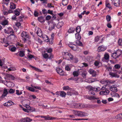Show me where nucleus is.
<instances>
[{
  "mask_svg": "<svg viewBox=\"0 0 122 122\" xmlns=\"http://www.w3.org/2000/svg\"><path fill=\"white\" fill-rule=\"evenodd\" d=\"M62 54L64 59L67 60H70L71 61L73 60V56L70 53L67 52H62Z\"/></svg>",
  "mask_w": 122,
  "mask_h": 122,
  "instance_id": "obj_1",
  "label": "nucleus"
},
{
  "mask_svg": "<svg viewBox=\"0 0 122 122\" xmlns=\"http://www.w3.org/2000/svg\"><path fill=\"white\" fill-rule=\"evenodd\" d=\"M73 113L75 115L81 117L84 116H87L88 115V114L86 113L76 110L74 111Z\"/></svg>",
  "mask_w": 122,
  "mask_h": 122,
  "instance_id": "obj_2",
  "label": "nucleus"
},
{
  "mask_svg": "<svg viewBox=\"0 0 122 122\" xmlns=\"http://www.w3.org/2000/svg\"><path fill=\"white\" fill-rule=\"evenodd\" d=\"M22 39L24 42H25L27 40L29 39V36L27 34V33L25 31H23L21 34Z\"/></svg>",
  "mask_w": 122,
  "mask_h": 122,
  "instance_id": "obj_3",
  "label": "nucleus"
},
{
  "mask_svg": "<svg viewBox=\"0 0 122 122\" xmlns=\"http://www.w3.org/2000/svg\"><path fill=\"white\" fill-rule=\"evenodd\" d=\"M4 32L5 33L10 34L13 33L15 32L11 27H9L4 29Z\"/></svg>",
  "mask_w": 122,
  "mask_h": 122,
  "instance_id": "obj_4",
  "label": "nucleus"
},
{
  "mask_svg": "<svg viewBox=\"0 0 122 122\" xmlns=\"http://www.w3.org/2000/svg\"><path fill=\"white\" fill-rule=\"evenodd\" d=\"M32 120V119L29 117H26L21 118L20 121L21 122H30Z\"/></svg>",
  "mask_w": 122,
  "mask_h": 122,
  "instance_id": "obj_5",
  "label": "nucleus"
},
{
  "mask_svg": "<svg viewBox=\"0 0 122 122\" xmlns=\"http://www.w3.org/2000/svg\"><path fill=\"white\" fill-rule=\"evenodd\" d=\"M56 95H59L62 97H65L66 95V93L64 91H60V92H57L56 93Z\"/></svg>",
  "mask_w": 122,
  "mask_h": 122,
  "instance_id": "obj_6",
  "label": "nucleus"
},
{
  "mask_svg": "<svg viewBox=\"0 0 122 122\" xmlns=\"http://www.w3.org/2000/svg\"><path fill=\"white\" fill-rule=\"evenodd\" d=\"M56 70L57 73L61 76H63L64 75V72L61 68H57Z\"/></svg>",
  "mask_w": 122,
  "mask_h": 122,
  "instance_id": "obj_7",
  "label": "nucleus"
},
{
  "mask_svg": "<svg viewBox=\"0 0 122 122\" xmlns=\"http://www.w3.org/2000/svg\"><path fill=\"white\" fill-rule=\"evenodd\" d=\"M109 93V91L108 90H105V91H102L100 92L99 93L100 95H107Z\"/></svg>",
  "mask_w": 122,
  "mask_h": 122,
  "instance_id": "obj_8",
  "label": "nucleus"
},
{
  "mask_svg": "<svg viewBox=\"0 0 122 122\" xmlns=\"http://www.w3.org/2000/svg\"><path fill=\"white\" fill-rule=\"evenodd\" d=\"M106 49L105 47L103 45H102L98 47V52L103 51Z\"/></svg>",
  "mask_w": 122,
  "mask_h": 122,
  "instance_id": "obj_9",
  "label": "nucleus"
},
{
  "mask_svg": "<svg viewBox=\"0 0 122 122\" xmlns=\"http://www.w3.org/2000/svg\"><path fill=\"white\" fill-rule=\"evenodd\" d=\"M88 72L90 74L92 75L93 77L95 76L96 75V72L92 69H90L88 71Z\"/></svg>",
  "mask_w": 122,
  "mask_h": 122,
  "instance_id": "obj_10",
  "label": "nucleus"
},
{
  "mask_svg": "<svg viewBox=\"0 0 122 122\" xmlns=\"http://www.w3.org/2000/svg\"><path fill=\"white\" fill-rule=\"evenodd\" d=\"M112 3L116 7L118 6L120 3V0H113Z\"/></svg>",
  "mask_w": 122,
  "mask_h": 122,
  "instance_id": "obj_11",
  "label": "nucleus"
},
{
  "mask_svg": "<svg viewBox=\"0 0 122 122\" xmlns=\"http://www.w3.org/2000/svg\"><path fill=\"white\" fill-rule=\"evenodd\" d=\"M9 37L11 41L15 40L16 38V35L15 34V32L13 33H12L9 35Z\"/></svg>",
  "mask_w": 122,
  "mask_h": 122,
  "instance_id": "obj_12",
  "label": "nucleus"
},
{
  "mask_svg": "<svg viewBox=\"0 0 122 122\" xmlns=\"http://www.w3.org/2000/svg\"><path fill=\"white\" fill-rule=\"evenodd\" d=\"M14 104V103L12 101H9L7 102L4 103V105L7 107H9L11 105H13Z\"/></svg>",
  "mask_w": 122,
  "mask_h": 122,
  "instance_id": "obj_13",
  "label": "nucleus"
},
{
  "mask_svg": "<svg viewBox=\"0 0 122 122\" xmlns=\"http://www.w3.org/2000/svg\"><path fill=\"white\" fill-rule=\"evenodd\" d=\"M110 90L111 91L115 92H116L117 91V87L115 85L111 86L110 88Z\"/></svg>",
  "mask_w": 122,
  "mask_h": 122,
  "instance_id": "obj_14",
  "label": "nucleus"
},
{
  "mask_svg": "<svg viewBox=\"0 0 122 122\" xmlns=\"http://www.w3.org/2000/svg\"><path fill=\"white\" fill-rule=\"evenodd\" d=\"M30 101L28 100H25L23 101V106L25 107L28 106L30 104Z\"/></svg>",
  "mask_w": 122,
  "mask_h": 122,
  "instance_id": "obj_15",
  "label": "nucleus"
},
{
  "mask_svg": "<svg viewBox=\"0 0 122 122\" xmlns=\"http://www.w3.org/2000/svg\"><path fill=\"white\" fill-rule=\"evenodd\" d=\"M86 97L87 99L89 100H96L99 99L98 98H97L94 96H92L89 95L86 96Z\"/></svg>",
  "mask_w": 122,
  "mask_h": 122,
  "instance_id": "obj_16",
  "label": "nucleus"
},
{
  "mask_svg": "<svg viewBox=\"0 0 122 122\" xmlns=\"http://www.w3.org/2000/svg\"><path fill=\"white\" fill-rule=\"evenodd\" d=\"M56 25V24L55 23H53L51 25H50L49 28V30L50 31L54 29Z\"/></svg>",
  "mask_w": 122,
  "mask_h": 122,
  "instance_id": "obj_17",
  "label": "nucleus"
},
{
  "mask_svg": "<svg viewBox=\"0 0 122 122\" xmlns=\"http://www.w3.org/2000/svg\"><path fill=\"white\" fill-rule=\"evenodd\" d=\"M8 92L7 89L4 88L3 94L1 96V97L3 98L6 96L8 93Z\"/></svg>",
  "mask_w": 122,
  "mask_h": 122,
  "instance_id": "obj_18",
  "label": "nucleus"
},
{
  "mask_svg": "<svg viewBox=\"0 0 122 122\" xmlns=\"http://www.w3.org/2000/svg\"><path fill=\"white\" fill-rule=\"evenodd\" d=\"M120 55H118L117 52L114 53L112 54L111 56L115 59H116L119 57Z\"/></svg>",
  "mask_w": 122,
  "mask_h": 122,
  "instance_id": "obj_19",
  "label": "nucleus"
},
{
  "mask_svg": "<svg viewBox=\"0 0 122 122\" xmlns=\"http://www.w3.org/2000/svg\"><path fill=\"white\" fill-rule=\"evenodd\" d=\"M36 33L40 37H41L42 36V31L41 30L40 28H38V29L37 31H36Z\"/></svg>",
  "mask_w": 122,
  "mask_h": 122,
  "instance_id": "obj_20",
  "label": "nucleus"
},
{
  "mask_svg": "<svg viewBox=\"0 0 122 122\" xmlns=\"http://www.w3.org/2000/svg\"><path fill=\"white\" fill-rule=\"evenodd\" d=\"M105 5L106 7L108 8L110 10L112 9L111 5L107 1L105 2Z\"/></svg>",
  "mask_w": 122,
  "mask_h": 122,
  "instance_id": "obj_21",
  "label": "nucleus"
},
{
  "mask_svg": "<svg viewBox=\"0 0 122 122\" xmlns=\"http://www.w3.org/2000/svg\"><path fill=\"white\" fill-rule=\"evenodd\" d=\"M75 28L73 27H70L68 30V32L69 33H73L75 31Z\"/></svg>",
  "mask_w": 122,
  "mask_h": 122,
  "instance_id": "obj_22",
  "label": "nucleus"
},
{
  "mask_svg": "<svg viewBox=\"0 0 122 122\" xmlns=\"http://www.w3.org/2000/svg\"><path fill=\"white\" fill-rule=\"evenodd\" d=\"M56 119V118L50 117L49 116H46V120H53L54 119Z\"/></svg>",
  "mask_w": 122,
  "mask_h": 122,
  "instance_id": "obj_23",
  "label": "nucleus"
},
{
  "mask_svg": "<svg viewBox=\"0 0 122 122\" xmlns=\"http://www.w3.org/2000/svg\"><path fill=\"white\" fill-rule=\"evenodd\" d=\"M16 5L13 2H11L10 3V8L11 9H14L16 8Z\"/></svg>",
  "mask_w": 122,
  "mask_h": 122,
  "instance_id": "obj_24",
  "label": "nucleus"
},
{
  "mask_svg": "<svg viewBox=\"0 0 122 122\" xmlns=\"http://www.w3.org/2000/svg\"><path fill=\"white\" fill-rule=\"evenodd\" d=\"M110 75L112 77H119L118 75L116 73H113L112 72H110L109 73Z\"/></svg>",
  "mask_w": 122,
  "mask_h": 122,
  "instance_id": "obj_25",
  "label": "nucleus"
},
{
  "mask_svg": "<svg viewBox=\"0 0 122 122\" xmlns=\"http://www.w3.org/2000/svg\"><path fill=\"white\" fill-rule=\"evenodd\" d=\"M19 53V55L20 57H23L25 56L24 52L23 51H20L17 54Z\"/></svg>",
  "mask_w": 122,
  "mask_h": 122,
  "instance_id": "obj_26",
  "label": "nucleus"
},
{
  "mask_svg": "<svg viewBox=\"0 0 122 122\" xmlns=\"http://www.w3.org/2000/svg\"><path fill=\"white\" fill-rule=\"evenodd\" d=\"M75 104L77 106V107L78 108H82L85 107V105L82 104Z\"/></svg>",
  "mask_w": 122,
  "mask_h": 122,
  "instance_id": "obj_27",
  "label": "nucleus"
},
{
  "mask_svg": "<svg viewBox=\"0 0 122 122\" xmlns=\"http://www.w3.org/2000/svg\"><path fill=\"white\" fill-rule=\"evenodd\" d=\"M63 90H70L71 91V88L69 87L68 86H64L63 88Z\"/></svg>",
  "mask_w": 122,
  "mask_h": 122,
  "instance_id": "obj_28",
  "label": "nucleus"
},
{
  "mask_svg": "<svg viewBox=\"0 0 122 122\" xmlns=\"http://www.w3.org/2000/svg\"><path fill=\"white\" fill-rule=\"evenodd\" d=\"M63 23L62 22H59L57 25V27L58 28H59L61 27L63 25Z\"/></svg>",
  "mask_w": 122,
  "mask_h": 122,
  "instance_id": "obj_29",
  "label": "nucleus"
},
{
  "mask_svg": "<svg viewBox=\"0 0 122 122\" xmlns=\"http://www.w3.org/2000/svg\"><path fill=\"white\" fill-rule=\"evenodd\" d=\"M76 43L77 45L80 46H83V44L80 40H76Z\"/></svg>",
  "mask_w": 122,
  "mask_h": 122,
  "instance_id": "obj_30",
  "label": "nucleus"
},
{
  "mask_svg": "<svg viewBox=\"0 0 122 122\" xmlns=\"http://www.w3.org/2000/svg\"><path fill=\"white\" fill-rule=\"evenodd\" d=\"M68 2V0H62V4L64 6L66 5Z\"/></svg>",
  "mask_w": 122,
  "mask_h": 122,
  "instance_id": "obj_31",
  "label": "nucleus"
},
{
  "mask_svg": "<svg viewBox=\"0 0 122 122\" xmlns=\"http://www.w3.org/2000/svg\"><path fill=\"white\" fill-rule=\"evenodd\" d=\"M76 38L77 40H80L81 39V36L80 35L79 33H76L75 34Z\"/></svg>",
  "mask_w": 122,
  "mask_h": 122,
  "instance_id": "obj_32",
  "label": "nucleus"
},
{
  "mask_svg": "<svg viewBox=\"0 0 122 122\" xmlns=\"http://www.w3.org/2000/svg\"><path fill=\"white\" fill-rule=\"evenodd\" d=\"M115 118L118 119H122V114H120L116 116L115 117Z\"/></svg>",
  "mask_w": 122,
  "mask_h": 122,
  "instance_id": "obj_33",
  "label": "nucleus"
},
{
  "mask_svg": "<svg viewBox=\"0 0 122 122\" xmlns=\"http://www.w3.org/2000/svg\"><path fill=\"white\" fill-rule=\"evenodd\" d=\"M38 21L41 22H44L45 21L44 18L42 16L38 17Z\"/></svg>",
  "mask_w": 122,
  "mask_h": 122,
  "instance_id": "obj_34",
  "label": "nucleus"
},
{
  "mask_svg": "<svg viewBox=\"0 0 122 122\" xmlns=\"http://www.w3.org/2000/svg\"><path fill=\"white\" fill-rule=\"evenodd\" d=\"M8 22L7 20H5L3 21L1 23L3 25L5 26L8 25Z\"/></svg>",
  "mask_w": 122,
  "mask_h": 122,
  "instance_id": "obj_35",
  "label": "nucleus"
},
{
  "mask_svg": "<svg viewBox=\"0 0 122 122\" xmlns=\"http://www.w3.org/2000/svg\"><path fill=\"white\" fill-rule=\"evenodd\" d=\"M121 67V66L118 64H117L114 65V67L113 68V70L114 69H118Z\"/></svg>",
  "mask_w": 122,
  "mask_h": 122,
  "instance_id": "obj_36",
  "label": "nucleus"
},
{
  "mask_svg": "<svg viewBox=\"0 0 122 122\" xmlns=\"http://www.w3.org/2000/svg\"><path fill=\"white\" fill-rule=\"evenodd\" d=\"M76 31L77 33H79L81 31V28L79 26L77 27L76 29Z\"/></svg>",
  "mask_w": 122,
  "mask_h": 122,
  "instance_id": "obj_37",
  "label": "nucleus"
},
{
  "mask_svg": "<svg viewBox=\"0 0 122 122\" xmlns=\"http://www.w3.org/2000/svg\"><path fill=\"white\" fill-rule=\"evenodd\" d=\"M9 50L11 52H14L16 50V48L15 47L13 46L9 48Z\"/></svg>",
  "mask_w": 122,
  "mask_h": 122,
  "instance_id": "obj_38",
  "label": "nucleus"
},
{
  "mask_svg": "<svg viewBox=\"0 0 122 122\" xmlns=\"http://www.w3.org/2000/svg\"><path fill=\"white\" fill-rule=\"evenodd\" d=\"M73 75L74 77L77 76L79 75V73L78 71H74L73 72Z\"/></svg>",
  "mask_w": 122,
  "mask_h": 122,
  "instance_id": "obj_39",
  "label": "nucleus"
},
{
  "mask_svg": "<svg viewBox=\"0 0 122 122\" xmlns=\"http://www.w3.org/2000/svg\"><path fill=\"white\" fill-rule=\"evenodd\" d=\"M71 61L72 62H73L75 63H76L78 62V59L77 58V57H75V58H73V60H72V61Z\"/></svg>",
  "mask_w": 122,
  "mask_h": 122,
  "instance_id": "obj_40",
  "label": "nucleus"
},
{
  "mask_svg": "<svg viewBox=\"0 0 122 122\" xmlns=\"http://www.w3.org/2000/svg\"><path fill=\"white\" fill-rule=\"evenodd\" d=\"M14 13L15 15L17 16H19L20 14V12L17 10V9H16L14 11Z\"/></svg>",
  "mask_w": 122,
  "mask_h": 122,
  "instance_id": "obj_41",
  "label": "nucleus"
},
{
  "mask_svg": "<svg viewBox=\"0 0 122 122\" xmlns=\"http://www.w3.org/2000/svg\"><path fill=\"white\" fill-rule=\"evenodd\" d=\"M111 16L109 15H107L106 16V20L108 22H109L111 20Z\"/></svg>",
  "mask_w": 122,
  "mask_h": 122,
  "instance_id": "obj_42",
  "label": "nucleus"
},
{
  "mask_svg": "<svg viewBox=\"0 0 122 122\" xmlns=\"http://www.w3.org/2000/svg\"><path fill=\"white\" fill-rule=\"evenodd\" d=\"M86 59L87 61H90L92 59V57L91 56H88L86 57Z\"/></svg>",
  "mask_w": 122,
  "mask_h": 122,
  "instance_id": "obj_43",
  "label": "nucleus"
},
{
  "mask_svg": "<svg viewBox=\"0 0 122 122\" xmlns=\"http://www.w3.org/2000/svg\"><path fill=\"white\" fill-rule=\"evenodd\" d=\"M112 97H116L118 98L120 97L119 95L117 93H113V95H112Z\"/></svg>",
  "mask_w": 122,
  "mask_h": 122,
  "instance_id": "obj_44",
  "label": "nucleus"
},
{
  "mask_svg": "<svg viewBox=\"0 0 122 122\" xmlns=\"http://www.w3.org/2000/svg\"><path fill=\"white\" fill-rule=\"evenodd\" d=\"M15 91V90H13L12 88H10L9 91V92L10 93H14Z\"/></svg>",
  "mask_w": 122,
  "mask_h": 122,
  "instance_id": "obj_45",
  "label": "nucleus"
},
{
  "mask_svg": "<svg viewBox=\"0 0 122 122\" xmlns=\"http://www.w3.org/2000/svg\"><path fill=\"white\" fill-rule=\"evenodd\" d=\"M46 51L48 53H51L52 51V49L51 48H50L47 49Z\"/></svg>",
  "mask_w": 122,
  "mask_h": 122,
  "instance_id": "obj_46",
  "label": "nucleus"
},
{
  "mask_svg": "<svg viewBox=\"0 0 122 122\" xmlns=\"http://www.w3.org/2000/svg\"><path fill=\"white\" fill-rule=\"evenodd\" d=\"M1 41L3 42H2V43H5L8 42L7 39L5 38H3L2 39H1Z\"/></svg>",
  "mask_w": 122,
  "mask_h": 122,
  "instance_id": "obj_47",
  "label": "nucleus"
},
{
  "mask_svg": "<svg viewBox=\"0 0 122 122\" xmlns=\"http://www.w3.org/2000/svg\"><path fill=\"white\" fill-rule=\"evenodd\" d=\"M71 49L74 50H76L77 49V46L76 45L74 44Z\"/></svg>",
  "mask_w": 122,
  "mask_h": 122,
  "instance_id": "obj_48",
  "label": "nucleus"
},
{
  "mask_svg": "<svg viewBox=\"0 0 122 122\" xmlns=\"http://www.w3.org/2000/svg\"><path fill=\"white\" fill-rule=\"evenodd\" d=\"M118 43L119 45L122 46V39H119Z\"/></svg>",
  "mask_w": 122,
  "mask_h": 122,
  "instance_id": "obj_49",
  "label": "nucleus"
},
{
  "mask_svg": "<svg viewBox=\"0 0 122 122\" xmlns=\"http://www.w3.org/2000/svg\"><path fill=\"white\" fill-rule=\"evenodd\" d=\"M32 67L34 69V70H35L39 72H41V70L39 69L36 68L35 67H33V66H32Z\"/></svg>",
  "mask_w": 122,
  "mask_h": 122,
  "instance_id": "obj_50",
  "label": "nucleus"
},
{
  "mask_svg": "<svg viewBox=\"0 0 122 122\" xmlns=\"http://www.w3.org/2000/svg\"><path fill=\"white\" fill-rule=\"evenodd\" d=\"M99 39V37L97 36L96 37H95L94 38V41L95 42H97L98 41Z\"/></svg>",
  "mask_w": 122,
  "mask_h": 122,
  "instance_id": "obj_51",
  "label": "nucleus"
},
{
  "mask_svg": "<svg viewBox=\"0 0 122 122\" xmlns=\"http://www.w3.org/2000/svg\"><path fill=\"white\" fill-rule=\"evenodd\" d=\"M10 0H3V3L4 4L7 5L8 4Z\"/></svg>",
  "mask_w": 122,
  "mask_h": 122,
  "instance_id": "obj_52",
  "label": "nucleus"
},
{
  "mask_svg": "<svg viewBox=\"0 0 122 122\" xmlns=\"http://www.w3.org/2000/svg\"><path fill=\"white\" fill-rule=\"evenodd\" d=\"M34 15L35 17H37L39 15V13L37 11H35L34 14Z\"/></svg>",
  "mask_w": 122,
  "mask_h": 122,
  "instance_id": "obj_53",
  "label": "nucleus"
},
{
  "mask_svg": "<svg viewBox=\"0 0 122 122\" xmlns=\"http://www.w3.org/2000/svg\"><path fill=\"white\" fill-rule=\"evenodd\" d=\"M89 94L90 95H95V94L94 92L93 91L91 90L89 91Z\"/></svg>",
  "mask_w": 122,
  "mask_h": 122,
  "instance_id": "obj_54",
  "label": "nucleus"
},
{
  "mask_svg": "<svg viewBox=\"0 0 122 122\" xmlns=\"http://www.w3.org/2000/svg\"><path fill=\"white\" fill-rule=\"evenodd\" d=\"M104 57L106 60H108L109 58V56L108 54H105L104 55Z\"/></svg>",
  "mask_w": 122,
  "mask_h": 122,
  "instance_id": "obj_55",
  "label": "nucleus"
},
{
  "mask_svg": "<svg viewBox=\"0 0 122 122\" xmlns=\"http://www.w3.org/2000/svg\"><path fill=\"white\" fill-rule=\"evenodd\" d=\"M36 117H37V118H39V117H41L42 118H44L46 120V116H44L38 115V116H36Z\"/></svg>",
  "mask_w": 122,
  "mask_h": 122,
  "instance_id": "obj_56",
  "label": "nucleus"
},
{
  "mask_svg": "<svg viewBox=\"0 0 122 122\" xmlns=\"http://www.w3.org/2000/svg\"><path fill=\"white\" fill-rule=\"evenodd\" d=\"M28 87V90L31 92H34L35 91V89L33 88Z\"/></svg>",
  "mask_w": 122,
  "mask_h": 122,
  "instance_id": "obj_57",
  "label": "nucleus"
},
{
  "mask_svg": "<svg viewBox=\"0 0 122 122\" xmlns=\"http://www.w3.org/2000/svg\"><path fill=\"white\" fill-rule=\"evenodd\" d=\"M48 55L47 53H44L43 54V57L45 58H47L48 57Z\"/></svg>",
  "mask_w": 122,
  "mask_h": 122,
  "instance_id": "obj_58",
  "label": "nucleus"
},
{
  "mask_svg": "<svg viewBox=\"0 0 122 122\" xmlns=\"http://www.w3.org/2000/svg\"><path fill=\"white\" fill-rule=\"evenodd\" d=\"M28 57L29 59H31L34 58V56L32 55H30L28 56Z\"/></svg>",
  "mask_w": 122,
  "mask_h": 122,
  "instance_id": "obj_59",
  "label": "nucleus"
},
{
  "mask_svg": "<svg viewBox=\"0 0 122 122\" xmlns=\"http://www.w3.org/2000/svg\"><path fill=\"white\" fill-rule=\"evenodd\" d=\"M65 69L67 71H69L71 70V68L68 66H66L65 67Z\"/></svg>",
  "mask_w": 122,
  "mask_h": 122,
  "instance_id": "obj_60",
  "label": "nucleus"
},
{
  "mask_svg": "<svg viewBox=\"0 0 122 122\" xmlns=\"http://www.w3.org/2000/svg\"><path fill=\"white\" fill-rule=\"evenodd\" d=\"M107 26L109 28H111L112 27V26L111 25L110 23L108 22L107 25Z\"/></svg>",
  "mask_w": 122,
  "mask_h": 122,
  "instance_id": "obj_61",
  "label": "nucleus"
},
{
  "mask_svg": "<svg viewBox=\"0 0 122 122\" xmlns=\"http://www.w3.org/2000/svg\"><path fill=\"white\" fill-rule=\"evenodd\" d=\"M42 11L43 14H45L47 13L46 10L45 9H44L42 10Z\"/></svg>",
  "mask_w": 122,
  "mask_h": 122,
  "instance_id": "obj_62",
  "label": "nucleus"
},
{
  "mask_svg": "<svg viewBox=\"0 0 122 122\" xmlns=\"http://www.w3.org/2000/svg\"><path fill=\"white\" fill-rule=\"evenodd\" d=\"M116 33V31H115L114 30H112L111 32V35L112 36L114 35Z\"/></svg>",
  "mask_w": 122,
  "mask_h": 122,
  "instance_id": "obj_63",
  "label": "nucleus"
},
{
  "mask_svg": "<svg viewBox=\"0 0 122 122\" xmlns=\"http://www.w3.org/2000/svg\"><path fill=\"white\" fill-rule=\"evenodd\" d=\"M51 18V17L50 15H47L46 18V20H50Z\"/></svg>",
  "mask_w": 122,
  "mask_h": 122,
  "instance_id": "obj_64",
  "label": "nucleus"
}]
</instances>
